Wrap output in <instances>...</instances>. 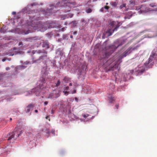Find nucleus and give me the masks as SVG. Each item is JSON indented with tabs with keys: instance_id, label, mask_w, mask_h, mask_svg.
<instances>
[{
	"instance_id": "nucleus-40",
	"label": "nucleus",
	"mask_w": 157,
	"mask_h": 157,
	"mask_svg": "<svg viewBox=\"0 0 157 157\" xmlns=\"http://www.w3.org/2000/svg\"><path fill=\"white\" fill-rule=\"evenodd\" d=\"M54 112H55L54 110H53V109H52L51 110V113L53 114L54 113Z\"/></svg>"
},
{
	"instance_id": "nucleus-32",
	"label": "nucleus",
	"mask_w": 157,
	"mask_h": 157,
	"mask_svg": "<svg viewBox=\"0 0 157 157\" xmlns=\"http://www.w3.org/2000/svg\"><path fill=\"white\" fill-rule=\"evenodd\" d=\"M63 92L64 93V95H68V92H67V91H63Z\"/></svg>"
},
{
	"instance_id": "nucleus-53",
	"label": "nucleus",
	"mask_w": 157,
	"mask_h": 157,
	"mask_svg": "<svg viewBox=\"0 0 157 157\" xmlns=\"http://www.w3.org/2000/svg\"><path fill=\"white\" fill-rule=\"evenodd\" d=\"M77 32H76V31H75V32H74V33H73V34H74V35H75V34H77Z\"/></svg>"
},
{
	"instance_id": "nucleus-24",
	"label": "nucleus",
	"mask_w": 157,
	"mask_h": 157,
	"mask_svg": "<svg viewBox=\"0 0 157 157\" xmlns=\"http://www.w3.org/2000/svg\"><path fill=\"white\" fill-rule=\"evenodd\" d=\"M86 11L87 13H90L92 12V10L91 9L89 8L88 9H86Z\"/></svg>"
},
{
	"instance_id": "nucleus-15",
	"label": "nucleus",
	"mask_w": 157,
	"mask_h": 157,
	"mask_svg": "<svg viewBox=\"0 0 157 157\" xmlns=\"http://www.w3.org/2000/svg\"><path fill=\"white\" fill-rule=\"evenodd\" d=\"M109 8V6H106L104 7L101 8L100 10V11L102 12H108V10Z\"/></svg>"
},
{
	"instance_id": "nucleus-31",
	"label": "nucleus",
	"mask_w": 157,
	"mask_h": 157,
	"mask_svg": "<svg viewBox=\"0 0 157 157\" xmlns=\"http://www.w3.org/2000/svg\"><path fill=\"white\" fill-rule=\"evenodd\" d=\"M66 28L67 27H63L61 29V30L62 31H64L66 30Z\"/></svg>"
},
{
	"instance_id": "nucleus-17",
	"label": "nucleus",
	"mask_w": 157,
	"mask_h": 157,
	"mask_svg": "<svg viewBox=\"0 0 157 157\" xmlns=\"http://www.w3.org/2000/svg\"><path fill=\"white\" fill-rule=\"evenodd\" d=\"M77 23H78V22H77V21H73L72 22H70L69 24H72L73 25V26H76V25Z\"/></svg>"
},
{
	"instance_id": "nucleus-29",
	"label": "nucleus",
	"mask_w": 157,
	"mask_h": 157,
	"mask_svg": "<svg viewBox=\"0 0 157 157\" xmlns=\"http://www.w3.org/2000/svg\"><path fill=\"white\" fill-rule=\"evenodd\" d=\"M68 16H67V17H70L71 18L73 17V14L72 13H70L68 15Z\"/></svg>"
},
{
	"instance_id": "nucleus-7",
	"label": "nucleus",
	"mask_w": 157,
	"mask_h": 157,
	"mask_svg": "<svg viewBox=\"0 0 157 157\" xmlns=\"http://www.w3.org/2000/svg\"><path fill=\"white\" fill-rule=\"evenodd\" d=\"M22 132L23 130L21 129V127L17 126L15 128V131L10 134V136L9 137L8 140H10L13 139L14 140H16L21 135Z\"/></svg>"
},
{
	"instance_id": "nucleus-9",
	"label": "nucleus",
	"mask_w": 157,
	"mask_h": 157,
	"mask_svg": "<svg viewBox=\"0 0 157 157\" xmlns=\"http://www.w3.org/2000/svg\"><path fill=\"white\" fill-rule=\"evenodd\" d=\"M136 10L138 11L139 14L144 13L150 11L146 5H141L137 6L136 7Z\"/></svg>"
},
{
	"instance_id": "nucleus-25",
	"label": "nucleus",
	"mask_w": 157,
	"mask_h": 157,
	"mask_svg": "<svg viewBox=\"0 0 157 157\" xmlns=\"http://www.w3.org/2000/svg\"><path fill=\"white\" fill-rule=\"evenodd\" d=\"M20 94V93H19L18 92H17V91H16L15 92H13L12 93V95H18Z\"/></svg>"
},
{
	"instance_id": "nucleus-20",
	"label": "nucleus",
	"mask_w": 157,
	"mask_h": 157,
	"mask_svg": "<svg viewBox=\"0 0 157 157\" xmlns=\"http://www.w3.org/2000/svg\"><path fill=\"white\" fill-rule=\"evenodd\" d=\"M82 116L86 119L89 117V115L87 114H82Z\"/></svg>"
},
{
	"instance_id": "nucleus-46",
	"label": "nucleus",
	"mask_w": 157,
	"mask_h": 157,
	"mask_svg": "<svg viewBox=\"0 0 157 157\" xmlns=\"http://www.w3.org/2000/svg\"><path fill=\"white\" fill-rule=\"evenodd\" d=\"M6 70L8 71L10 69V68L9 67H6Z\"/></svg>"
},
{
	"instance_id": "nucleus-39",
	"label": "nucleus",
	"mask_w": 157,
	"mask_h": 157,
	"mask_svg": "<svg viewBox=\"0 0 157 157\" xmlns=\"http://www.w3.org/2000/svg\"><path fill=\"white\" fill-rule=\"evenodd\" d=\"M25 63V64H30L31 63H30V62H28V61H26V62H24Z\"/></svg>"
},
{
	"instance_id": "nucleus-55",
	"label": "nucleus",
	"mask_w": 157,
	"mask_h": 157,
	"mask_svg": "<svg viewBox=\"0 0 157 157\" xmlns=\"http://www.w3.org/2000/svg\"><path fill=\"white\" fill-rule=\"evenodd\" d=\"M132 15H133V14H132H132H131V16H130V17H129L128 18H130V17H131V16H132Z\"/></svg>"
},
{
	"instance_id": "nucleus-1",
	"label": "nucleus",
	"mask_w": 157,
	"mask_h": 157,
	"mask_svg": "<svg viewBox=\"0 0 157 157\" xmlns=\"http://www.w3.org/2000/svg\"><path fill=\"white\" fill-rule=\"evenodd\" d=\"M125 41L123 39H118L114 42L113 44L109 46L108 48L105 47L103 50H106L103 55V59L101 61L103 62V67L106 71H113L115 70H118L120 64L122 62V59L130 54L132 51L138 49L140 47L139 45L135 46L129 47L122 55L119 56L117 60H114L113 58H110L107 60V59L110 55L117 48L125 43Z\"/></svg>"
},
{
	"instance_id": "nucleus-27",
	"label": "nucleus",
	"mask_w": 157,
	"mask_h": 157,
	"mask_svg": "<svg viewBox=\"0 0 157 157\" xmlns=\"http://www.w3.org/2000/svg\"><path fill=\"white\" fill-rule=\"evenodd\" d=\"M100 46V44H97L95 46V48H99Z\"/></svg>"
},
{
	"instance_id": "nucleus-62",
	"label": "nucleus",
	"mask_w": 157,
	"mask_h": 157,
	"mask_svg": "<svg viewBox=\"0 0 157 157\" xmlns=\"http://www.w3.org/2000/svg\"><path fill=\"white\" fill-rule=\"evenodd\" d=\"M108 2H106V5H108Z\"/></svg>"
},
{
	"instance_id": "nucleus-18",
	"label": "nucleus",
	"mask_w": 157,
	"mask_h": 157,
	"mask_svg": "<svg viewBox=\"0 0 157 157\" xmlns=\"http://www.w3.org/2000/svg\"><path fill=\"white\" fill-rule=\"evenodd\" d=\"M115 100L114 97H111L109 98V101L110 103H112Z\"/></svg>"
},
{
	"instance_id": "nucleus-60",
	"label": "nucleus",
	"mask_w": 157,
	"mask_h": 157,
	"mask_svg": "<svg viewBox=\"0 0 157 157\" xmlns=\"http://www.w3.org/2000/svg\"><path fill=\"white\" fill-rule=\"evenodd\" d=\"M49 117L47 116L46 117V118L47 119H48V118Z\"/></svg>"
},
{
	"instance_id": "nucleus-59",
	"label": "nucleus",
	"mask_w": 157,
	"mask_h": 157,
	"mask_svg": "<svg viewBox=\"0 0 157 157\" xmlns=\"http://www.w3.org/2000/svg\"><path fill=\"white\" fill-rule=\"evenodd\" d=\"M61 40H62V39H58V40L59 41H61Z\"/></svg>"
},
{
	"instance_id": "nucleus-51",
	"label": "nucleus",
	"mask_w": 157,
	"mask_h": 157,
	"mask_svg": "<svg viewBox=\"0 0 157 157\" xmlns=\"http://www.w3.org/2000/svg\"><path fill=\"white\" fill-rule=\"evenodd\" d=\"M115 106L117 109H118L119 107V105H116Z\"/></svg>"
},
{
	"instance_id": "nucleus-2",
	"label": "nucleus",
	"mask_w": 157,
	"mask_h": 157,
	"mask_svg": "<svg viewBox=\"0 0 157 157\" xmlns=\"http://www.w3.org/2000/svg\"><path fill=\"white\" fill-rule=\"evenodd\" d=\"M38 54L42 53L43 55L40 56L39 59L37 60L46 59L45 61L46 66H44L42 69L41 74L42 77L37 82V87L36 88L33 89L31 91L28 93L26 95H30L33 94H35L36 95H39L40 94H44L46 92L45 90L46 89L48 90L47 88H46L45 78L47 77V76L48 75V72L47 70L48 67L51 66L52 67H54L56 64V62L55 60H50L47 56V52L44 50H38L35 51Z\"/></svg>"
},
{
	"instance_id": "nucleus-37",
	"label": "nucleus",
	"mask_w": 157,
	"mask_h": 157,
	"mask_svg": "<svg viewBox=\"0 0 157 157\" xmlns=\"http://www.w3.org/2000/svg\"><path fill=\"white\" fill-rule=\"evenodd\" d=\"M65 90H69V87L68 86H67L66 87H65Z\"/></svg>"
},
{
	"instance_id": "nucleus-38",
	"label": "nucleus",
	"mask_w": 157,
	"mask_h": 157,
	"mask_svg": "<svg viewBox=\"0 0 157 157\" xmlns=\"http://www.w3.org/2000/svg\"><path fill=\"white\" fill-rule=\"evenodd\" d=\"M23 45V43L22 42H20L19 43V44H18V45L19 46H20L21 45Z\"/></svg>"
},
{
	"instance_id": "nucleus-57",
	"label": "nucleus",
	"mask_w": 157,
	"mask_h": 157,
	"mask_svg": "<svg viewBox=\"0 0 157 157\" xmlns=\"http://www.w3.org/2000/svg\"><path fill=\"white\" fill-rule=\"evenodd\" d=\"M105 43H106V41H105L104 42V43L103 44V46H105Z\"/></svg>"
},
{
	"instance_id": "nucleus-3",
	"label": "nucleus",
	"mask_w": 157,
	"mask_h": 157,
	"mask_svg": "<svg viewBox=\"0 0 157 157\" xmlns=\"http://www.w3.org/2000/svg\"><path fill=\"white\" fill-rule=\"evenodd\" d=\"M154 60H157V54L155 53V50L153 51L151 54L149 58L147 61L144 65L140 64L134 70L129 71L128 74H123L122 75V80L124 81H127L131 78V75H141L148 69L152 67L154 63Z\"/></svg>"
},
{
	"instance_id": "nucleus-63",
	"label": "nucleus",
	"mask_w": 157,
	"mask_h": 157,
	"mask_svg": "<svg viewBox=\"0 0 157 157\" xmlns=\"http://www.w3.org/2000/svg\"><path fill=\"white\" fill-rule=\"evenodd\" d=\"M10 121H11L12 120V118H10Z\"/></svg>"
},
{
	"instance_id": "nucleus-8",
	"label": "nucleus",
	"mask_w": 157,
	"mask_h": 157,
	"mask_svg": "<svg viewBox=\"0 0 157 157\" xmlns=\"http://www.w3.org/2000/svg\"><path fill=\"white\" fill-rule=\"evenodd\" d=\"M129 6L127 7L126 6V4H123L121 5L119 8L122 11L124 12L128 11L129 9H133V7L135 4L134 1L132 0H130L129 1Z\"/></svg>"
},
{
	"instance_id": "nucleus-35",
	"label": "nucleus",
	"mask_w": 157,
	"mask_h": 157,
	"mask_svg": "<svg viewBox=\"0 0 157 157\" xmlns=\"http://www.w3.org/2000/svg\"><path fill=\"white\" fill-rule=\"evenodd\" d=\"M25 67H25L23 65H22L20 67V68L21 69H24L25 68Z\"/></svg>"
},
{
	"instance_id": "nucleus-4",
	"label": "nucleus",
	"mask_w": 157,
	"mask_h": 157,
	"mask_svg": "<svg viewBox=\"0 0 157 157\" xmlns=\"http://www.w3.org/2000/svg\"><path fill=\"white\" fill-rule=\"evenodd\" d=\"M33 20L32 21H29L26 23L24 26L25 29L22 31L21 33L25 35L34 32L36 30L37 31L44 32L47 29V28L45 27V23L39 21V18L36 19L35 16L33 17Z\"/></svg>"
},
{
	"instance_id": "nucleus-42",
	"label": "nucleus",
	"mask_w": 157,
	"mask_h": 157,
	"mask_svg": "<svg viewBox=\"0 0 157 157\" xmlns=\"http://www.w3.org/2000/svg\"><path fill=\"white\" fill-rule=\"evenodd\" d=\"M48 102L47 101H45L44 102V104L45 105H47L48 104Z\"/></svg>"
},
{
	"instance_id": "nucleus-6",
	"label": "nucleus",
	"mask_w": 157,
	"mask_h": 157,
	"mask_svg": "<svg viewBox=\"0 0 157 157\" xmlns=\"http://www.w3.org/2000/svg\"><path fill=\"white\" fill-rule=\"evenodd\" d=\"M109 24L113 29H109L107 31V33H108L109 36L112 35L114 31H117L119 26L122 25V23L121 22L113 21L110 22Z\"/></svg>"
},
{
	"instance_id": "nucleus-36",
	"label": "nucleus",
	"mask_w": 157,
	"mask_h": 157,
	"mask_svg": "<svg viewBox=\"0 0 157 157\" xmlns=\"http://www.w3.org/2000/svg\"><path fill=\"white\" fill-rule=\"evenodd\" d=\"M6 31H4L2 29H1L0 30V32L1 33H5L6 32Z\"/></svg>"
},
{
	"instance_id": "nucleus-52",
	"label": "nucleus",
	"mask_w": 157,
	"mask_h": 157,
	"mask_svg": "<svg viewBox=\"0 0 157 157\" xmlns=\"http://www.w3.org/2000/svg\"><path fill=\"white\" fill-rule=\"evenodd\" d=\"M145 1H146V0H140V2H145Z\"/></svg>"
},
{
	"instance_id": "nucleus-30",
	"label": "nucleus",
	"mask_w": 157,
	"mask_h": 157,
	"mask_svg": "<svg viewBox=\"0 0 157 157\" xmlns=\"http://www.w3.org/2000/svg\"><path fill=\"white\" fill-rule=\"evenodd\" d=\"M3 75H2L1 74L0 75V81L1 80H2L3 78Z\"/></svg>"
},
{
	"instance_id": "nucleus-54",
	"label": "nucleus",
	"mask_w": 157,
	"mask_h": 157,
	"mask_svg": "<svg viewBox=\"0 0 157 157\" xmlns=\"http://www.w3.org/2000/svg\"><path fill=\"white\" fill-rule=\"evenodd\" d=\"M69 85L70 86H72V84L71 83H70L69 84Z\"/></svg>"
},
{
	"instance_id": "nucleus-56",
	"label": "nucleus",
	"mask_w": 157,
	"mask_h": 157,
	"mask_svg": "<svg viewBox=\"0 0 157 157\" xmlns=\"http://www.w3.org/2000/svg\"><path fill=\"white\" fill-rule=\"evenodd\" d=\"M7 60H8L9 61H10L11 60L10 58H8L7 59Z\"/></svg>"
},
{
	"instance_id": "nucleus-28",
	"label": "nucleus",
	"mask_w": 157,
	"mask_h": 157,
	"mask_svg": "<svg viewBox=\"0 0 157 157\" xmlns=\"http://www.w3.org/2000/svg\"><path fill=\"white\" fill-rule=\"evenodd\" d=\"M94 117V116H93L91 118H90V117L87 118V120H86V121H88L89 120H90L91 119H93Z\"/></svg>"
},
{
	"instance_id": "nucleus-21",
	"label": "nucleus",
	"mask_w": 157,
	"mask_h": 157,
	"mask_svg": "<svg viewBox=\"0 0 157 157\" xmlns=\"http://www.w3.org/2000/svg\"><path fill=\"white\" fill-rule=\"evenodd\" d=\"M69 78L67 77H65L63 78V81L66 83H67L69 81Z\"/></svg>"
},
{
	"instance_id": "nucleus-23",
	"label": "nucleus",
	"mask_w": 157,
	"mask_h": 157,
	"mask_svg": "<svg viewBox=\"0 0 157 157\" xmlns=\"http://www.w3.org/2000/svg\"><path fill=\"white\" fill-rule=\"evenodd\" d=\"M63 40H67L68 39V35L67 34H65L63 35Z\"/></svg>"
},
{
	"instance_id": "nucleus-13",
	"label": "nucleus",
	"mask_w": 157,
	"mask_h": 157,
	"mask_svg": "<svg viewBox=\"0 0 157 157\" xmlns=\"http://www.w3.org/2000/svg\"><path fill=\"white\" fill-rule=\"evenodd\" d=\"M40 37L38 36H35L32 37H30L28 38L27 41L30 42H33V41L37 40H40Z\"/></svg>"
},
{
	"instance_id": "nucleus-64",
	"label": "nucleus",
	"mask_w": 157,
	"mask_h": 157,
	"mask_svg": "<svg viewBox=\"0 0 157 157\" xmlns=\"http://www.w3.org/2000/svg\"><path fill=\"white\" fill-rule=\"evenodd\" d=\"M30 51H28V52H27L29 53H30Z\"/></svg>"
},
{
	"instance_id": "nucleus-26",
	"label": "nucleus",
	"mask_w": 157,
	"mask_h": 157,
	"mask_svg": "<svg viewBox=\"0 0 157 157\" xmlns=\"http://www.w3.org/2000/svg\"><path fill=\"white\" fill-rule=\"evenodd\" d=\"M60 81H59V80H58L57 81V82L56 84V86H57V87L58 86L60 85Z\"/></svg>"
},
{
	"instance_id": "nucleus-12",
	"label": "nucleus",
	"mask_w": 157,
	"mask_h": 157,
	"mask_svg": "<svg viewBox=\"0 0 157 157\" xmlns=\"http://www.w3.org/2000/svg\"><path fill=\"white\" fill-rule=\"evenodd\" d=\"M42 46L43 48L48 49L49 48V43L47 40L44 41L42 43Z\"/></svg>"
},
{
	"instance_id": "nucleus-14",
	"label": "nucleus",
	"mask_w": 157,
	"mask_h": 157,
	"mask_svg": "<svg viewBox=\"0 0 157 157\" xmlns=\"http://www.w3.org/2000/svg\"><path fill=\"white\" fill-rule=\"evenodd\" d=\"M33 106L32 104L29 105L25 108V111L26 113H29L30 110H32L33 108Z\"/></svg>"
},
{
	"instance_id": "nucleus-34",
	"label": "nucleus",
	"mask_w": 157,
	"mask_h": 157,
	"mask_svg": "<svg viewBox=\"0 0 157 157\" xmlns=\"http://www.w3.org/2000/svg\"><path fill=\"white\" fill-rule=\"evenodd\" d=\"M27 10V8H26V7H25L24 8V9H23L22 10V12H24V11H25V10Z\"/></svg>"
},
{
	"instance_id": "nucleus-22",
	"label": "nucleus",
	"mask_w": 157,
	"mask_h": 157,
	"mask_svg": "<svg viewBox=\"0 0 157 157\" xmlns=\"http://www.w3.org/2000/svg\"><path fill=\"white\" fill-rule=\"evenodd\" d=\"M54 97L53 96V94L52 93L50 94L48 97V98L53 99Z\"/></svg>"
},
{
	"instance_id": "nucleus-5",
	"label": "nucleus",
	"mask_w": 157,
	"mask_h": 157,
	"mask_svg": "<svg viewBox=\"0 0 157 157\" xmlns=\"http://www.w3.org/2000/svg\"><path fill=\"white\" fill-rule=\"evenodd\" d=\"M73 4H74L72 2L67 3L66 2V1H64L63 2H59L56 3L55 6H54L53 5H50V6L51 7V8L50 9H47L46 11V13H48L49 14H48V15H50L52 13H55L56 11V10H54L52 11L53 9L57 8L58 7L62 6H63L66 8L67 7V10H65V12H67L70 11L71 8L72 7L71 5Z\"/></svg>"
},
{
	"instance_id": "nucleus-58",
	"label": "nucleus",
	"mask_w": 157,
	"mask_h": 157,
	"mask_svg": "<svg viewBox=\"0 0 157 157\" xmlns=\"http://www.w3.org/2000/svg\"><path fill=\"white\" fill-rule=\"evenodd\" d=\"M35 112L36 113H37V112H38V111H37V110H35Z\"/></svg>"
},
{
	"instance_id": "nucleus-19",
	"label": "nucleus",
	"mask_w": 157,
	"mask_h": 157,
	"mask_svg": "<svg viewBox=\"0 0 157 157\" xmlns=\"http://www.w3.org/2000/svg\"><path fill=\"white\" fill-rule=\"evenodd\" d=\"M46 35V36H47V37L48 38H51L52 37V33L51 32L48 33Z\"/></svg>"
},
{
	"instance_id": "nucleus-61",
	"label": "nucleus",
	"mask_w": 157,
	"mask_h": 157,
	"mask_svg": "<svg viewBox=\"0 0 157 157\" xmlns=\"http://www.w3.org/2000/svg\"><path fill=\"white\" fill-rule=\"evenodd\" d=\"M64 24V25H66L67 24V22H65Z\"/></svg>"
},
{
	"instance_id": "nucleus-50",
	"label": "nucleus",
	"mask_w": 157,
	"mask_h": 157,
	"mask_svg": "<svg viewBox=\"0 0 157 157\" xmlns=\"http://www.w3.org/2000/svg\"><path fill=\"white\" fill-rule=\"evenodd\" d=\"M12 14L13 15H15L16 14V12H15L13 11V12L12 13Z\"/></svg>"
},
{
	"instance_id": "nucleus-11",
	"label": "nucleus",
	"mask_w": 157,
	"mask_h": 157,
	"mask_svg": "<svg viewBox=\"0 0 157 157\" xmlns=\"http://www.w3.org/2000/svg\"><path fill=\"white\" fill-rule=\"evenodd\" d=\"M15 48H14L13 50H10L8 51L6 55H8L9 56H13L14 55H22L24 53V52L20 50L15 51Z\"/></svg>"
},
{
	"instance_id": "nucleus-45",
	"label": "nucleus",
	"mask_w": 157,
	"mask_h": 157,
	"mask_svg": "<svg viewBox=\"0 0 157 157\" xmlns=\"http://www.w3.org/2000/svg\"><path fill=\"white\" fill-rule=\"evenodd\" d=\"M7 59L6 58H4L2 59V61L3 62L5 61Z\"/></svg>"
},
{
	"instance_id": "nucleus-48",
	"label": "nucleus",
	"mask_w": 157,
	"mask_h": 157,
	"mask_svg": "<svg viewBox=\"0 0 157 157\" xmlns=\"http://www.w3.org/2000/svg\"><path fill=\"white\" fill-rule=\"evenodd\" d=\"M76 90H74L72 92V94H75V93H76Z\"/></svg>"
},
{
	"instance_id": "nucleus-47",
	"label": "nucleus",
	"mask_w": 157,
	"mask_h": 157,
	"mask_svg": "<svg viewBox=\"0 0 157 157\" xmlns=\"http://www.w3.org/2000/svg\"><path fill=\"white\" fill-rule=\"evenodd\" d=\"M46 133L47 134H49L50 133V132L48 130H47V131Z\"/></svg>"
},
{
	"instance_id": "nucleus-43",
	"label": "nucleus",
	"mask_w": 157,
	"mask_h": 157,
	"mask_svg": "<svg viewBox=\"0 0 157 157\" xmlns=\"http://www.w3.org/2000/svg\"><path fill=\"white\" fill-rule=\"evenodd\" d=\"M14 114L16 113V114L17 115L18 114V113L19 112V111H18L17 110H16L15 111H14Z\"/></svg>"
},
{
	"instance_id": "nucleus-41",
	"label": "nucleus",
	"mask_w": 157,
	"mask_h": 157,
	"mask_svg": "<svg viewBox=\"0 0 157 157\" xmlns=\"http://www.w3.org/2000/svg\"><path fill=\"white\" fill-rule=\"evenodd\" d=\"M150 5L151 7H154V6H155V5H154L153 4H151Z\"/></svg>"
},
{
	"instance_id": "nucleus-10",
	"label": "nucleus",
	"mask_w": 157,
	"mask_h": 157,
	"mask_svg": "<svg viewBox=\"0 0 157 157\" xmlns=\"http://www.w3.org/2000/svg\"><path fill=\"white\" fill-rule=\"evenodd\" d=\"M46 24L48 25V28H60L61 26L59 22L56 21H48Z\"/></svg>"
},
{
	"instance_id": "nucleus-33",
	"label": "nucleus",
	"mask_w": 157,
	"mask_h": 157,
	"mask_svg": "<svg viewBox=\"0 0 157 157\" xmlns=\"http://www.w3.org/2000/svg\"><path fill=\"white\" fill-rule=\"evenodd\" d=\"M51 133L53 134V135H55V130H52L51 131Z\"/></svg>"
},
{
	"instance_id": "nucleus-44",
	"label": "nucleus",
	"mask_w": 157,
	"mask_h": 157,
	"mask_svg": "<svg viewBox=\"0 0 157 157\" xmlns=\"http://www.w3.org/2000/svg\"><path fill=\"white\" fill-rule=\"evenodd\" d=\"M75 101L76 102H78V98H77L76 97H75Z\"/></svg>"
},
{
	"instance_id": "nucleus-16",
	"label": "nucleus",
	"mask_w": 157,
	"mask_h": 157,
	"mask_svg": "<svg viewBox=\"0 0 157 157\" xmlns=\"http://www.w3.org/2000/svg\"><path fill=\"white\" fill-rule=\"evenodd\" d=\"M110 4L113 8H117V6L118 3L115 2H110Z\"/></svg>"
},
{
	"instance_id": "nucleus-49",
	"label": "nucleus",
	"mask_w": 157,
	"mask_h": 157,
	"mask_svg": "<svg viewBox=\"0 0 157 157\" xmlns=\"http://www.w3.org/2000/svg\"><path fill=\"white\" fill-rule=\"evenodd\" d=\"M6 100H7V101H11V98H6Z\"/></svg>"
}]
</instances>
